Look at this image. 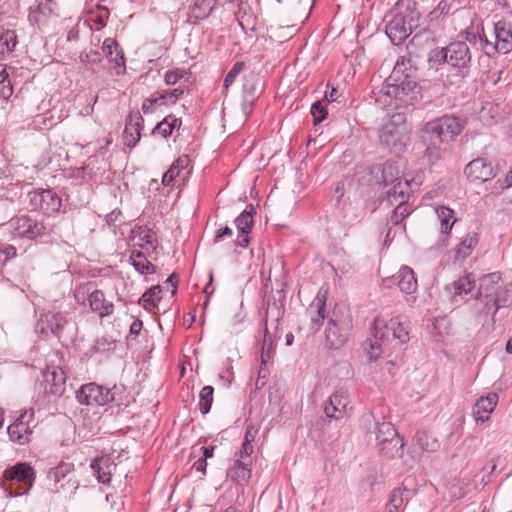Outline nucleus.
<instances>
[{
	"instance_id": "f257e3e1",
	"label": "nucleus",
	"mask_w": 512,
	"mask_h": 512,
	"mask_svg": "<svg viewBox=\"0 0 512 512\" xmlns=\"http://www.w3.org/2000/svg\"><path fill=\"white\" fill-rule=\"evenodd\" d=\"M411 73L410 60L404 56L399 57L381 89L383 95L390 98V105L406 107L421 99V87Z\"/></svg>"
},
{
	"instance_id": "f03ea898",
	"label": "nucleus",
	"mask_w": 512,
	"mask_h": 512,
	"mask_svg": "<svg viewBox=\"0 0 512 512\" xmlns=\"http://www.w3.org/2000/svg\"><path fill=\"white\" fill-rule=\"evenodd\" d=\"M464 121L455 116L444 115L425 124L423 142L426 145V155L431 162L441 156V144L452 140L464 129Z\"/></svg>"
},
{
	"instance_id": "7ed1b4c3",
	"label": "nucleus",
	"mask_w": 512,
	"mask_h": 512,
	"mask_svg": "<svg viewBox=\"0 0 512 512\" xmlns=\"http://www.w3.org/2000/svg\"><path fill=\"white\" fill-rule=\"evenodd\" d=\"M385 34L394 45L401 44L412 33L417 21L410 0H398L384 17Z\"/></svg>"
},
{
	"instance_id": "20e7f679",
	"label": "nucleus",
	"mask_w": 512,
	"mask_h": 512,
	"mask_svg": "<svg viewBox=\"0 0 512 512\" xmlns=\"http://www.w3.org/2000/svg\"><path fill=\"white\" fill-rule=\"evenodd\" d=\"M507 291L502 289L500 273H490L480 279L478 297L471 304L472 313L478 318L483 313H488L492 308L494 313L505 302Z\"/></svg>"
},
{
	"instance_id": "39448f33",
	"label": "nucleus",
	"mask_w": 512,
	"mask_h": 512,
	"mask_svg": "<svg viewBox=\"0 0 512 512\" xmlns=\"http://www.w3.org/2000/svg\"><path fill=\"white\" fill-rule=\"evenodd\" d=\"M491 37L493 41L484 32L480 35V46L485 55L493 57L496 54H508L512 51V29L510 23L499 20L493 25Z\"/></svg>"
},
{
	"instance_id": "423d86ee",
	"label": "nucleus",
	"mask_w": 512,
	"mask_h": 512,
	"mask_svg": "<svg viewBox=\"0 0 512 512\" xmlns=\"http://www.w3.org/2000/svg\"><path fill=\"white\" fill-rule=\"evenodd\" d=\"M409 134L406 117L402 113L389 116L379 131V140L383 145L401 148L405 145Z\"/></svg>"
},
{
	"instance_id": "0eeeda50",
	"label": "nucleus",
	"mask_w": 512,
	"mask_h": 512,
	"mask_svg": "<svg viewBox=\"0 0 512 512\" xmlns=\"http://www.w3.org/2000/svg\"><path fill=\"white\" fill-rule=\"evenodd\" d=\"M433 53L451 67L458 69L463 75L468 74L472 55L466 42L455 41Z\"/></svg>"
},
{
	"instance_id": "6e6552de",
	"label": "nucleus",
	"mask_w": 512,
	"mask_h": 512,
	"mask_svg": "<svg viewBox=\"0 0 512 512\" xmlns=\"http://www.w3.org/2000/svg\"><path fill=\"white\" fill-rule=\"evenodd\" d=\"M376 440L383 455L388 458L402 456L404 442L391 422H382L377 425Z\"/></svg>"
},
{
	"instance_id": "1a4fd4ad",
	"label": "nucleus",
	"mask_w": 512,
	"mask_h": 512,
	"mask_svg": "<svg viewBox=\"0 0 512 512\" xmlns=\"http://www.w3.org/2000/svg\"><path fill=\"white\" fill-rule=\"evenodd\" d=\"M74 298L78 304H85L87 300L91 310L97 313L101 318L113 313V303L105 298V295L101 290H91L89 284L76 287L74 291Z\"/></svg>"
},
{
	"instance_id": "9d476101",
	"label": "nucleus",
	"mask_w": 512,
	"mask_h": 512,
	"mask_svg": "<svg viewBox=\"0 0 512 512\" xmlns=\"http://www.w3.org/2000/svg\"><path fill=\"white\" fill-rule=\"evenodd\" d=\"M7 229L13 237L33 240L49 234L48 228L42 221L33 219L27 215L13 217L7 223Z\"/></svg>"
},
{
	"instance_id": "9b49d317",
	"label": "nucleus",
	"mask_w": 512,
	"mask_h": 512,
	"mask_svg": "<svg viewBox=\"0 0 512 512\" xmlns=\"http://www.w3.org/2000/svg\"><path fill=\"white\" fill-rule=\"evenodd\" d=\"M34 424V410H24L8 427V435L11 441L24 445L30 442Z\"/></svg>"
},
{
	"instance_id": "f8f14e48",
	"label": "nucleus",
	"mask_w": 512,
	"mask_h": 512,
	"mask_svg": "<svg viewBox=\"0 0 512 512\" xmlns=\"http://www.w3.org/2000/svg\"><path fill=\"white\" fill-rule=\"evenodd\" d=\"M389 328L392 331V339L398 340L400 343H406L409 340L408 327L401 322L399 317L386 320L379 316L373 321L372 335L376 339H386L388 341V333L381 331L383 328Z\"/></svg>"
},
{
	"instance_id": "ddd939ff",
	"label": "nucleus",
	"mask_w": 512,
	"mask_h": 512,
	"mask_svg": "<svg viewBox=\"0 0 512 512\" xmlns=\"http://www.w3.org/2000/svg\"><path fill=\"white\" fill-rule=\"evenodd\" d=\"M76 398L82 405L104 406L114 400V395L108 388L96 383H88L80 387Z\"/></svg>"
},
{
	"instance_id": "4468645a",
	"label": "nucleus",
	"mask_w": 512,
	"mask_h": 512,
	"mask_svg": "<svg viewBox=\"0 0 512 512\" xmlns=\"http://www.w3.org/2000/svg\"><path fill=\"white\" fill-rule=\"evenodd\" d=\"M28 197L32 208L40 210L45 215H52L60 211L62 200L52 189H38L30 192Z\"/></svg>"
},
{
	"instance_id": "2eb2a0df",
	"label": "nucleus",
	"mask_w": 512,
	"mask_h": 512,
	"mask_svg": "<svg viewBox=\"0 0 512 512\" xmlns=\"http://www.w3.org/2000/svg\"><path fill=\"white\" fill-rule=\"evenodd\" d=\"M387 287L397 285L401 292L410 295L406 300L411 305L415 303L416 297L413 294L416 292L418 284L415 278L414 271L408 266H402L399 271L388 278L383 280Z\"/></svg>"
},
{
	"instance_id": "dca6fc26",
	"label": "nucleus",
	"mask_w": 512,
	"mask_h": 512,
	"mask_svg": "<svg viewBox=\"0 0 512 512\" xmlns=\"http://www.w3.org/2000/svg\"><path fill=\"white\" fill-rule=\"evenodd\" d=\"M326 299L327 292L319 290L306 310V316L309 318V330L312 333L320 329L326 317Z\"/></svg>"
},
{
	"instance_id": "f3484780",
	"label": "nucleus",
	"mask_w": 512,
	"mask_h": 512,
	"mask_svg": "<svg viewBox=\"0 0 512 512\" xmlns=\"http://www.w3.org/2000/svg\"><path fill=\"white\" fill-rule=\"evenodd\" d=\"M251 456L236 453L233 466L228 469L227 477L239 485H247L251 478Z\"/></svg>"
},
{
	"instance_id": "a211bd4d",
	"label": "nucleus",
	"mask_w": 512,
	"mask_h": 512,
	"mask_svg": "<svg viewBox=\"0 0 512 512\" xmlns=\"http://www.w3.org/2000/svg\"><path fill=\"white\" fill-rule=\"evenodd\" d=\"M66 324L67 318L63 313L49 311L41 315L38 326L42 334L59 337Z\"/></svg>"
},
{
	"instance_id": "6ab92c4d",
	"label": "nucleus",
	"mask_w": 512,
	"mask_h": 512,
	"mask_svg": "<svg viewBox=\"0 0 512 512\" xmlns=\"http://www.w3.org/2000/svg\"><path fill=\"white\" fill-rule=\"evenodd\" d=\"M349 404V394L346 390L340 389L334 392L324 406V412L328 418L341 419Z\"/></svg>"
},
{
	"instance_id": "aec40b11",
	"label": "nucleus",
	"mask_w": 512,
	"mask_h": 512,
	"mask_svg": "<svg viewBox=\"0 0 512 512\" xmlns=\"http://www.w3.org/2000/svg\"><path fill=\"white\" fill-rule=\"evenodd\" d=\"M57 8V3L53 0H40L35 7L30 8L29 21L38 26L45 25L58 16Z\"/></svg>"
},
{
	"instance_id": "412c9836",
	"label": "nucleus",
	"mask_w": 512,
	"mask_h": 512,
	"mask_svg": "<svg viewBox=\"0 0 512 512\" xmlns=\"http://www.w3.org/2000/svg\"><path fill=\"white\" fill-rule=\"evenodd\" d=\"M46 390L54 396H61L65 392L66 376L62 368L58 366L48 367L43 372Z\"/></svg>"
},
{
	"instance_id": "4be33fe9",
	"label": "nucleus",
	"mask_w": 512,
	"mask_h": 512,
	"mask_svg": "<svg viewBox=\"0 0 512 512\" xmlns=\"http://www.w3.org/2000/svg\"><path fill=\"white\" fill-rule=\"evenodd\" d=\"M467 177L472 181H488L495 176L493 166L483 158L472 160L465 167Z\"/></svg>"
},
{
	"instance_id": "5701e85b",
	"label": "nucleus",
	"mask_w": 512,
	"mask_h": 512,
	"mask_svg": "<svg viewBox=\"0 0 512 512\" xmlns=\"http://www.w3.org/2000/svg\"><path fill=\"white\" fill-rule=\"evenodd\" d=\"M143 117L139 111L130 112L124 129V143L126 146L134 147L141 138Z\"/></svg>"
},
{
	"instance_id": "b1692460",
	"label": "nucleus",
	"mask_w": 512,
	"mask_h": 512,
	"mask_svg": "<svg viewBox=\"0 0 512 512\" xmlns=\"http://www.w3.org/2000/svg\"><path fill=\"white\" fill-rule=\"evenodd\" d=\"M498 395L496 393H489L486 396H481L473 407V417L477 424H482L489 420L491 413L494 411L498 403Z\"/></svg>"
},
{
	"instance_id": "393cba45",
	"label": "nucleus",
	"mask_w": 512,
	"mask_h": 512,
	"mask_svg": "<svg viewBox=\"0 0 512 512\" xmlns=\"http://www.w3.org/2000/svg\"><path fill=\"white\" fill-rule=\"evenodd\" d=\"M392 187L386 191V200L390 205L397 202H406L409 193L420 185V182L410 181L405 178L398 180L396 183L391 184Z\"/></svg>"
},
{
	"instance_id": "a878e982",
	"label": "nucleus",
	"mask_w": 512,
	"mask_h": 512,
	"mask_svg": "<svg viewBox=\"0 0 512 512\" xmlns=\"http://www.w3.org/2000/svg\"><path fill=\"white\" fill-rule=\"evenodd\" d=\"M90 468L97 481L104 485H109L113 472L116 470V464L107 456H101L94 459Z\"/></svg>"
},
{
	"instance_id": "bb28decb",
	"label": "nucleus",
	"mask_w": 512,
	"mask_h": 512,
	"mask_svg": "<svg viewBox=\"0 0 512 512\" xmlns=\"http://www.w3.org/2000/svg\"><path fill=\"white\" fill-rule=\"evenodd\" d=\"M348 338V330L341 327L339 323L330 319L325 329V344L330 349H338L342 347Z\"/></svg>"
},
{
	"instance_id": "cd10ccee",
	"label": "nucleus",
	"mask_w": 512,
	"mask_h": 512,
	"mask_svg": "<svg viewBox=\"0 0 512 512\" xmlns=\"http://www.w3.org/2000/svg\"><path fill=\"white\" fill-rule=\"evenodd\" d=\"M101 49L109 61L115 64L116 74L123 75L126 72L125 58L122 51L118 49L116 40L106 38Z\"/></svg>"
},
{
	"instance_id": "c85d7f7f",
	"label": "nucleus",
	"mask_w": 512,
	"mask_h": 512,
	"mask_svg": "<svg viewBox=\"0 0 512 512\" xmlns=\"http://www.w3.org/2000/svg\"><path fill=\"white\" fill-rule=\"evenodd\" d=\"M479 243V234L477 232H469L454 248L455 261H462L469 257L475 247Z\"/></svg>"
},
{
	"instance_id": "c756f323",
	"label": "nucleus",
	"mask_w": 512,
	"mask_h": 512,
	"mask_svg": "<svg viewBox=\"0 0 512 512\" xmlns=\"http://www.w3.org/2000/svg\"><path fill=\"white\" fill-rule=\"evenodd\" d=\"M7 480L18 482H28L34 478V470L27 463H17L4 472Z\"/></svg>"
},
{
	"instance_id": "7c9ffc66",
	"label": "nucleus",
	"mask_w": 512,
	"mask_h": 512,
	"mask_svg": "<svg viewBox=\"0 0 512 512\" xmlns=\"http://www.w3.org/2000/svg\"><path fill=\"white\" fill-rule=\"evenodd\" d=\"M475 286V280L471 275L459 278L453 283L446 286L447 293L452 297L463 296L470 293Z\"/></svg>"
},
{
	"instance_id": "2f4dec72",
	"label": "nucleus",
	"mask_w": 512,
	"mask_h": 512,
	"mask_svg": "<svg viewBox=\"0 0 512 512\" xmlns=\"http://www.w3.org/2000/svg\"><path fill=\"white\" fill-rule=\"evenodd\" d=\"M435 213L440 225L442 235H449L457 219L454 210L447 206H438Z\"/></svg>"
},
{
	"instance_id": "473e14b6",
	"label": "nucleus",
	"mask_w": 512,
	"mask_h": 512,
	"mask_svg": "<svg viewBox=\"0 0 512 512\" xmlns=\"http://www.w3.org/2000/svg\"><path fill=\"white\" fill-rule=\"evenodd\" d=\"M18 44L17 35L14 30L0 28V58L12 53Z\"/></svg>"
},
{
	"instance_id": "72a5a7b5",
	"label": "nucleus",
	"mask_w": 512,
	"mask_h": 512,
	"mask_svg": "<svg viewBox=\"0 0 512 512\" xmlns=\"http://www.w3.org/2000/svg\"><path fill=\"white\" fill-rule=\"evenodd\" d=\"M129 261L131 265L142 275L153 274L156 272L155 266L147 260L140 251H132Z\"/></svg>"
},
{
	"instance_id": "f704fd0d",
	"label": "nucleus",
	"mask_w": 512,
	"mask_h": 512,
	"mask_svg": "<svg viewBox=\"0 0 512 512\" xmlns=\"http://www.w3.org/2000/svg\"><path fill=\"white\" fill-rule=\"evenodd\" d=\"M180 125L181 120L170 114L155 126L152 133L160 135L163 138H167L172 134L173 130L180 127Z\"/></svg>"
},
{
	"instance_id": "c9c22d12",
	"label": "nucleus",
	"mask_w": 512,
	"mask_h": 512,
	"mask_svg": "<svg viewBox=\"0 0 512 512\" xmlns=\"http://www.w3.org/2000/svg\"><path fill=\"white\" fill-rule=\"evenodd\" d=\"M161 286H153L147 290L139 299V304L148 311L153 310L162 298Z\"/></svg>"
},
{
	"instance_id": "e433bc0d",
	"label": "nucleus",
	"mask_w": 512,
	"mask_h": 512,
	"mask_svg": "<svg viewBox=\"0 0 512 512\" xmlns=\"http://www.w3.org/2000/svg\"><path fill=\"white\" fill-rule=\"evenodd\" d=\"M409 491L406 488H396L390 495L386 512H397L408 501Z\"/></svg>"
},
{
	"instance_id": "4c0bfd02",
	"label": "nucleus",
	"mask_w": 512,
	"mask_h": 512,
	"mask_svg": "<svg viewBox=\"0 0 512 512\" xmlns=\"http://www.w3.org/2000/svg\"><path fill=\"white\" fill-rule=\"evenodd\" d=\"M255 210L252 205L247 208L235 219V225L238 232H251L254 224L253 214Z\"/></svg>"
},
{
	"instance_id": "58836bf2",
	"label": "nucleus",
	"mask_w": 512,
	"mask_h": 512,
	"mask_svg": "<svg viewBox=\"0 0 512 512\" xmlns=\"http://www.w3.org/2000/svg\"><path fill=\"white\" fill-rule=\"evenodd\" d=\"M74 470V464L70 462H60L56 467L51 468L48 472V479L55 484L59 483L63 478Z\"/></svg>"
},
{
	"instance_id": "ea45409f",
	"label": "nucleus",
	"mask_w": 512,
	"mask_h": 512,
	"mask_svg": "<svg viewBox=\"0 0 512 512\" xmlns=\"http://www.w3.org/2000/svg\"><path fill=\"white\" fill-rule=\"evenodd\" d=\"M274 355V346L272 337L269 334L268 328L264 329L263 345L260 356V363L263 365H269Z\"/></svg>"
},
{
	"instance_id": "a19ab883",
	"label": "nucleus",
	"mask_w": 512,
	"mask_h": 512,
	"mask_svg": "<svg viewBox=\"0 0 512 512\" xmlns=\"http://www.w3.org/2000/svg\"><path fill=\"white\" fill-rule=\"evenodd\" d=\"M416 439H417V444L424 451L435 452L440 447V443L438 442V440L428 433H425V432L417 433Z\"/></svg>"
},
{
	"instance_id": "79ce46f5",
	"label": "nucleus",
	"mask_w": 512,
	"mask_h": 512,
	"mask_svg": "<svg viewBox=\"0 0 512 512\" xmlns=\"http://www.w3.org/2000/svg\"><path fill=\"white\" fill-rule=\"evenodd\" d=\"M187 161V158H179L176 160L169 168V170L164 173L162 183L165 186L170 185L179 175L180 171L186 166Z\"/></svg>"
},
{
	"instance_id": "37998d69",
	"label": "nucleus",
	"mask_w": 512,
	"mask_h": 512,
	"mask_svg": "<svg viewBox=\"0 0 512 512\" xmlns=\"http://www.w3.org/2000/svg\"><path fill=\"white\" fill-rule=\"evenodd\" d=\"M245 69V62L239 61L236 62L229 72L226 74L223 82V93L226 96L228 94L229 87L235 82L237 77L241 72Z\"/></svg>"
},
{
	"instance_id": "c03bdc74",
	"label": "nucleus",
	"mask_w": 512,
	"mask_h": 512,
	"mask_svg": "<svg viewBox=\"0 0 512 512\" xmlns=\"http://www.w3.org/2000/svg\"><path fill=\"white\" fill-rule=\"evenodd\" d=\"M11 67L0 64V82H7L6 85L0 88V97L9 99L13 94V87L9 79V70Z\"/></svg>"
},
{
	"instance_id": "a18cd8bd",
	"label": "nucleus",
	"mask_w": 512,
	"mask_h": 512,
	"mask_svg": "<svg viewBox=\"0 0 512 512\" xmlns=\"http://www.w3.org/2000/svg\"><path fill=\"white\" fill-rule=\"evenodd\" d=\"M398 180H403L399 177L398 168L392 163H385L382 167V182L385 186L396 183Z\"/></svg>"
},
{
	"instance_id": "49530a36",
	"label": "nucleus",
	"mask_w": 512,
	"mask_h": 512,
	"mask_svg": "<svg viewBox=\"0 0 512 512\" xmlns=\"http://www.w3.org/2000/svg\"><path fill=\"white\" fill-rule=\"evenodd\" d=\"M213 392L214 389L212 386H204L200 392V400H199V409L202 414H207L213 402Z\"/></svg>"
},
{
	"instance_id": "de8ad7c7",
	"label": "nucleus",
	"mask_w": 512,
	"mask_h": 512,
	"mask_svg": "<svg viewBox=\"0 0 512 512\" xmlns=\"http://www.w3.org/2000/svg\"><path fill=\"white\" fill-rule=\"evenodd\" d=\"M79 61L86 67L91 68L94 65H98L102 61L100 52L90 49L84 50L79 55Z\"/></svg>"
},
{
	"instance_id": "09e8293b",
	"label": "nucleus",
	"mask_w": 512,
	"mask_h": 512,
	"mask_svg": "<svg viewBox=\"0 0 512 512\" xmlns=\"http://www.w3.org/2000/svg\"><path fill=\"white\" fill-rule=\"evenodd\" d=\"M218 8L216 0H197L195 10L199 11V17H208L215 9Z\"/></svg>"
},
{
	"instance_id": "8fccbe9b",
	"label": "nucleus",
	"mask_w": 512,
	"mask_h": 512,
	"mask_svg": "<svg viewBox=\"0 0 512 512\" xmlns=\"http://www.w3.org/2000/svg\"><path fill=\"white\" fill-rule=\"evenodd\" d=\"M258 77L255 74H249L244 77L243 96L255 97Z\"/></svg>"
},
{
	"instance_id": "3c124183",
	"label": "nucleus",
	"mask_w": 512,
	"mask_h": 512,
	"mask_svg": "<svg viewBox=\"0 0 512 512\" xmlns=\"http://www.w3.org/2000/svg\"><path fill=\"white\" fill-rule=\"evenodd\" d=\"M188 73L184 69H172L168 70L164 75V81L167 85H175L177 84L181 79L187 78Z\"/></svg>"
},
{
	"instance_id": "603ef678",
	"label": "nucleus",
	"mask_w": 512,
	"mask_h": 512,
	"mask_svg": "<svg viewBox=\"0 0 512 512\" xmlns=\"http://www.w3.org/2000/svg\"><path fill=\"white\" fill-rule=\"evenodd\" d=\"M327 108L322 102L316 101L311 106V115L313 116L314 124L321 123L327 116Z\"/></svg>"
},
{
	"instance_id": "864d4df0",
	"label": "nucleus",
	"mask_w": 512,
	"mask_h": 512,
	"mask_svg": "<svg viewBox=\"0 0 512 512\" xmlns=\"http://www.w3.org/2000/svg\"><path fill=\"white\" fill-rule=\"evenodd\" d=\"M387 341L386 339H376L374 337V342H371L370 349L367 351L369 359L371 361L377 360L382 354V343Z\"/></svg>"
},
{
	"instance_id": "5fc2aeb1",
	"label": "nucleus",
	"mask_w": 512,
	"mask_h": 512,
	"mask_svg": "<svg viewBox=\"0 0 512 512\" xmlns=\"http://www.w3.org/2000/svg\"><path fill=\"white\" fill-rule=\"evenodd\" d=\"M253 438H254L253 434L248 429L245 434V439L242 444V449L237 454L251 456V454L253 453V445L251 444V442L253 441Z\"/></svg>"
},
{
	"instance_id": "6e6d98bb",
	"label": "nucleus",
	"mask_w": 512,
	"mask_h": 512,
	"mask_svg": "<svg viewBox=\"0 0 512 512\" xmlns=\"http://www.w3.org/2000/svg\"><path fill=\"white\" fill-rule=\"evenodd\" d=\"M184 93L182 88H175L172 91H166L160 94L159 99L162 101H169L171 103L176 102Z\"/></svg>"
},
{
	"instance_id": "4d7b16f0",
	"label": "nucleus",
	"mask_w": 512,
	"mask_h": 512,
	"mask_svg": "<svg viewBox=\"0 0 512 512\" xmlns=\"http://www.w3.org/2000/svg\"><path fill=\"white\" fill-rule=\"evenodd\" d=\"M270 374L269 365H263L260 363V369L258 371V378L256 380V386L262 388L266 384V380Z\"/></svg>"
},
{
	"instance_id": "13d9d810",
	"label": "nucleus",
	"mask_w": 512,
	"mask_h": 512,
	"mask_svg": "<svg viewBox=\"0 0 512 512\" xmlns=\"http://www.w3.org/2000/svg\"><path fill=\"white\" fill-rule=\"evenodd\" d=\"M214 449H215L214 446L199 447V448L193 447L191 454L194 455L195 457L198 456L199 454H201V457L205 458V460H207V459L213 457Z\"/></svg>"
},
{
	"instance_id": "bf43d9fd",
	"label": "nucleus",
	"mask_w": 512,
	"mask_h": 512,
	"mask_svg": "<svg viewBox=\"0 0 512 512\" xmlns=\"http://www.w3.org/2000/svg\"><path fill=\"white\" fill-rule=\"evenodd\" d=\"M232 235L233 230L230 227L226 226L224 228H220L215 233L214 243L222 241L225 237H232Z\"/></svg>"
},
{
	"instance_id": "052dcab7",
	"label": "nucleus",
	"mask_w": 512,
	"mask_h": 512,
	"mask_svg": "<svg viewBox=\"0 0 512 512\" xmlns=\"http://www.w3.org/2000/svg\"><path fill=\"white\" fill-rule=\"evenodd\" d=\"M249 233L250 232H238L237 238L235 240V245L242 248L248 247L250 242Z\"/></svg>"
},
{
	"instance_id": "680f3d73",
	"label": "nucleus",
	"mask_w": 512,
	"mask_h": 512,
	"mask_svg": "<svg viewBox=\"0 0 512 512\" xmlns=\"http://www.w3.org/2000/svg\"><path fill=\"white\" fill-rule=\"evenodd\" d=\"M480 35H482V29L481 30L478 29L476 33L467 30L464 34V38H465L464 42L470 43V44H476L477 41L480 42Z\"/></svg>"
},
{
	"instance_id": "e2e57ef3",
	"label": "nucleus",
	"mask_w": 512,
	"mask_h": 512,
	"mask_svg": "<svg viewBox=\"0 0 512 512\" xmlns=\"http://www.w3.org/2000/svg\"><path fill=\"white\" fill-rule=\"evenodd\" d=\"M255 97L243 96L242 100V111L245 116H248L252 112Z\"/></svg>"
},
{
	"instance_id": "0e129e2a",
	"label": "nucleus",
	"mask_w": 512,
	"mask_h": 512,
	"mask_svg": "<svg viewBox=\"0 0 512 512\" xmlns=\"http://www.w3.org/2000/svg\"><path fill=\"white\" fill-rule=\"evenodd\" d=\"M341 95L338 88L332 87L330 91L325 92V99L331 103L338 102Z\"/></svg>"
},
{
	"instance_id": "69168bd1",
	"label": "nucleus",
	"mask_w": 512,
	"mask_h": 512,
	"mask_svg": "<svg viewBox=\"0 0 512 512\" xmlns=\"http://www.w3.org/2000/svg\"><path fill=\"white\" fill-rule=\"evenodd\" d=\"M197 472H201L203 475L206 474L207 460L201 456L193 463L192 466Z\"/></svg>"
},
{
	"instance_id": "338daca9",
	"label": "nucleus",
	"mask_w": 512,
	"mask_h": 512,
	"mask_svg": "<svg viewBox=\"0 0 512 512\" xmlns=\"http://www.w3.org/2000/svg\"><path fill=\"white\" fill-rule=\"evenodd\" d=\"M396 204V214L399 213L400 218L404 219L409 215L410 211L406 205V202H397Z\"/></svg>"
},
{
	"instance_id": "774afa93",
	"label": "nucleus",
	"mask_w": 512,
	"mask_h": 512,
	"mask_svg": "<svg viewBox=\"0 0 512 512\" xmlns=\"http://www.w3.org/2000/svg\"><path fill=\"white\" fill-rule=\"evenodd\" d=\"M159 98L146 99L142 104V110L144 113H150L153 106L159 101Z\"/></svg>"
}]
</instances>
